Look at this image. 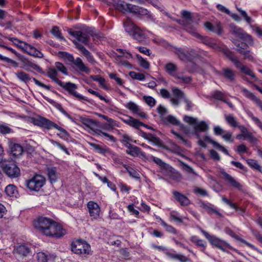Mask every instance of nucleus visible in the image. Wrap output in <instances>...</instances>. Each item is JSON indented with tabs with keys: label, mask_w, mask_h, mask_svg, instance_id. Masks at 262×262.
I'll return each instance as SVG.
<instances>
[{
	"label": "nucleus",
	"mask_w": 262,
	"mask_h": 262,
	"mask_svg": "<svg viewBox=\"0 0 262 262\" xmlns=\"http://www.w3.org/2000/svg\"><path fill=\"white\" fill-rule=\"evenodd\" d=\"M123 27L125 32L131 36L137 26L130 20H127L123 23Z\"/></svg>",
	"instance_id": "28"
},
{
	"label": "nucleus",
	"mask_w": 262,
	"mask_h": 262,
	"mask_svg": "<svg viewBox=\"0 0 262 262\" xmlns=\"http://www.w3.org/2000/svg\"><path fill=\"white\" fill-rule=\"evenodd\" d=\"M183 119L184 121L189 125H194V126L195 124H197V119L193 117L185 116Z\"/></svg>",
	"instance_id": "58"
},
{
	"label": "nucleus",
	"mask_w": 262,
	"mask_h": 262,
	"mask_svg": "<svg viewBox=\"0 0 262 262\" xmlns=\"http://www.w3.org/2000/svg\"><path fill=\"white\" fill-rule=\"evenodd\" d=\"M45 179L41 175H35L26 182V186L32 191H38L44 185Z\"/></svg>",
	"instance_id": "8"
},
{
	"label": "nucleus",
	"mask_w": 262,
	"mask_h": 262,
	"mask_svg": "<svg viewBox=\"0 0 262 262\" xmlns=\"http://www.w3.org/2000/svg\"><path fill=\"white\" fill-rule=\"evenodd\" d=\"M137 58L139 60V63L141 67L145 69H149V63L147 60L144 59L139 55H137Z\"/></svg>",
	"instance_id": "53"
},
{
	"label": "nucleus",
	"mask_w": 262,
	"mask_h": 262,
	"mask_svg": "<svg viewBox=\"0 0 262 262\" xmlns=\"http://www.w3.org/2000/svg\"><path fill=\"white\" fill-rule=\"evenodd\" d=\"M222 178L226 182L230 187L237 189L240 191H243V185L235 178L227 173L224 170L220 171Z\"/></svg>",
	"instance_id": "9"
},
{
	"label": "nucleus",
	"mask_w": 262,
	"mask_h": 262,
	"mask_svg": "<svg viewBox=\"0 0 262 262\" xmlns=\"http://www.w3.org/2000/svg\"><path fill=\"white\" fill-rule=\"evenodd\" d=\"M165 121L173 124V125H180V122L175 117L172 115H168L165 118Z\"/></svg>",
	"instance_id": "59"
},
{
	"label": "nucleus",
	"mask_w": 262,
	"mask_h": 262,
	"mask_svg": "<svg viewBox=\"0 0 262 262\" xmlns=\"http://www.w3.org/2000/svg\"><path fill=\"white\" fill-rule=\"evenodd\" d=\"M71 249L74 253L84 257L92 254L90 244L81 239L73 240L71 244Z\"/></svg>",
	"instance_id": "2"
},
{
	"label": "nucleus",
	"mask_w": 262,
	"mask_h": 262,
	"mask_svg": "<svg viewBox=\"0 0 262 262\" xmlns=\"http://www.w3.org/2000/svg\"><path fill=\"white\" fill-rule=\"evenodd\" d=\"M193 128L199 132H205L208 130L209 126L205 121H202L200 122H197Z\"/></svg>",
	"instance_id": "39"
},
{
	"label": "nucleus",
	"mask_w": 262,
	"mask_h": 262,
	"mask_svg": "<svg viewBox=\"0 0 262 262\" xmlns=\"http://www.w3.org/2000/svg\"><path fill=\"white\" fill-rule=\"evenodd\" d=\"M90 145L93 147L97 152L103 155L112 154L111 151L108 147H102L100 145L93 143H90Z\"/></svg>",
	"instance_id": "30"
},
{
	"label": "nucleus",
	"mask_w": 262,
	"mask_h": 262,
	"mask_svg": "<svg viewBox=\"0 0 262 262\" xmlns=\"http://www.w3.org/2000/svg\"><path fill=\"white\" fill-rule=\"evenodd\" d=\"M129 76L133 79L143 81L145 79V76L144 74L140 73H136L135 72H130Z\"/></svg>",
	"instance_id": "52"
},
{
	"label": "nucleus",
	"mask_w": 262,
	"mask_h": 262,
	"mask_svg": "<svg viewBox=\"0 0 262 262\" xmlns=\"http://www.w3.org/2000/svg\"><path fill=\"white\" fill-rule=\"evenodd\" d=\"M62 56L73 64V68L79 72H84L89 74L91 70L83 63L82 59L77 57L75 59L73 56L67 52H61Z\"/></svg>",
	"instance_id": "5"
},
{
	"label": "nucleus",
	"mask_w": 262,
	"mask_h": 262,
	"mask_svg": "<svg viewBox=\"0 0 262 262\" xmlns=\"http://www.w3.org/2000/svg\"><path fill=\"white\" fill-rule=\"evenodd\" d=\"M16 76L20 81L25 83L28 82L31 79L30 76L28 74L24 72H19L16 73Z\"/></svg>",
	"instance_id": "44"
},
{
	"label": "nucleus",
	"mask_w": 262,
	"mask_h": 262,
	"mask_svg": "<svg viewBox=\"0 0 262 262\" xmlns=\"http://www.w3.org/2000/svg\"><path fill=\"white\" fill-rule=\"evenodd\" d=\"M247 164L251 168L255 169L258 171H261V167L258 164V162L253 159H248L246 160Z\"/></svg>",
	"instance_id": "47"
},
{
	"label": "nucleus",
	"mask_w": 262,
	"mask_h": 262,
	"mask_svg": "<svg viewBox=\"0 0 262 262\" xmlns=\"http://www.w3.org/2000/svg\"><path fill=\"white\" fill-rule=\"evenodd\" d=\"M242 90L244 95L248 98L254 101L262 111V101L247 89L243 88Z\"/></svg>",
	"instance_id": "24"
},
{
	"label": "nucleus",
	"mask_w": 262,
	"mask_h": 262,
	"mask_svg": "<svg viewBox=\"0 0 262 262\" xmlns=\"http://www.w3.org/2000/svg\"><path fill=\"white\" fill-rule=\"evenodd\" d=\"M151 158L152 160L161 168L166 170L169 168V165L163 162L161 159L153 156Z\"/></svg>",
	"instance_id": "46"
},
{
	"label": "nucleus",
	"mask_w": 262,
	"mask_h": 262,
	"mask_svg": "<svg viewBox=\"0 0 262 262\" xmlns=\"http://www.w3.org/2000/svg\"><path fill=\"white\" fill-rule=\"evenodd\" d=\"M227 231H228V232H227L228 234H229L231 236L233 237L234 239L245 244L246 245H247L248 247H249L251 249H252L255 251L259 252L258 249L254 245L249 243V242H247L245 239L241 238L238 235L235 234L232 231V230H227Z\"/></svg>",
	"instance_id": "27"
},
{
	"label": "nucleus",
	"mask_w": 262,
	"mask_h": 262,
	"mask_svg": "<svg viewBox=\"0 0 262 262\" xmlns=\"http://www.w3.org/2000/svg\"><path fill=\"white\" fill-rule=\"evenodd\" d=\"M131 37L139 42H142L147 38V35L143 29L137 26Z\"/></svg>",
	"instance_id": "22"
},
{
	"label": "nucleus",
	"mask_w": 262,
	"mask_h": 262,
	"mask_svg": "<svg viewBox=\"0 0 262 262\" xmlns=\"http://www.w3.org/2000/svg\"><path fill=\"white\" fill-rule=\"evenodd\" d=\"M184 103L186 104V110L189 111L192 110L193 107L194 106V104L193 102L186 96L183 100Z\"/></svg>",
	"instance_id": "63"
},
{
	"label": "nucleus",
	"mask_w": 262,
	"mask_h": 262,
	"mask_svg": "<svg viewBox=\"0 0 262 262\" xmlns=\"http://www.w3.org/2000/svg\"><path fill=\"white\" fill-rule=\"evenodd\" d=\"M54 122L44 117H39L34 121V124L37 126L50 129L53 127Z\"/></svg>",
	"instance_id": "20"
},
{
	"label": "nucleus",
	"mask_w": 262,
	"mask_h": 262,
	"mask_svg": "<svg viewBox=\"0 0 262 262\" xmlns=\"http://www.w3.org/2000/svg\"><path fill=\"white\" fill-rule=\"evenodd\" d=\"M34 225L36 229H63L60 224L51 219L43 216L38 217L34 222Z\"/></svg>",
	"instance_id": "3"
},
{
	"label": "nucleus",
	"mask_w": 262,
	"mask_h": 262,
	"mask_svg": "<svg viewBox=\"0 0 262 262\" xmlns=\"http://www.w3.org/2000/svg\"><path fill=\"white\" fill-rule=\"evenodd\" d=\"M194 192L198 195H201V196H207L208 193L207 191L201 187H195L194 189Z\"/></svg>",
	"instance_id": "64"
},
{
	"label": "nucleus",
	"mask_w": 262,
	"mask_h": 262,
	"mask_svg": "<svg viewBox=\"0 0 262 262\" xmlns=\"http://www.w3.org/2000/svg\"><path fill=\"white\" fill-rule=\"evenodd\" d=\"M4 192L8 196H16L17 194V188L13 184H9L5 188Z\"/></svg>",
	"instance_id": "35"
},
{
	"label": "nucleus",
	"mask_w": 262,
	"mask_h": 262,
	"mask_svg": "<svg viewBox=\"0 0 262 262\" xmlns=\"http://www.w3.org/2000/svg\"><path fill=\"white\" fill-rule=\"evenodd\" d=\"M87 207L90 216L94 219L99 218L100 215V208L96 203L93 201H90L87 204Z\"/></svg>",
	"instance_id": "16"
},
{
	"label": "nucleus",
	"mask_w": 262,
	"mask_h": 262,
	"mask_svg": "<svg viewBox=\"0 0 262 262\" xmlns=\"http://www.w3.org/2000/svg\"><path fill=\"white\" fill-rule=\"evenodd\" d=\"M48 176L51 183L55 182L57 179V173L55 167L48 168Z\"/></svg>",
	"instance_id": "38"
},
{
	"label": "nucleus",
	"mask_w": 262,
	"mask_h": 262,
	"mask_svg": "<svg viewBox=\"0 0 262 262\" xmlns=\"http://www.w3.org/2000/svg\"><path fill=\"white\" fill-rule=\"evenodd\" d=\"M68 33L71 36L76 38L77 40L86 45L90 41L89 36L81 31H73L71 29L68 30Z\"/></svg>",
	"instance_id": "13"
},
{
	"label": "nucleus",
	"mask_w": 262,
	"mask_h": 262,
	"mask_svg": "<svg viewBox=\"0 0 262 262\" xmlns=\"http://www.w3.org/2000/svg\"><path fill=\"white\" fill-rule=\"evenodd\" d=\"M165 69L167 73L172 77H174L177 74V66L176 64L169 62L165 64Z\"/></svg>",
	"instance_id": "33"
},
{
	"label": "nucleus",
	"mask_w": 262,
	"mask_h": 262,
	"mask_svg": "<svg viewBox=\"0 0 262 262\" xmlns=\"http://www.w3.org/2000/svg\"><path fill=\"white\" fill-rule=\"evenodd\" d=\"M47 76L57 83L58 85L61 84V81L57 78L58 73L57 70L54 68H49L47 71Z\"/></svg>",
	"instance_id": "26"
},
{
	"label": "nucleus",
	"mask_w": 262,
	"mask_h": 262,
	"mask_svg": "<svg viewBox=\"0 0 262 262\" xmlns=\"http://www.w3.org/2000/svg\"><path fill=\"white\" fill-rule=\"evenodd\" d=\"M175 53L178 55L179 59L182 61H190L191 60V57L186 54L184 50L181 48H176Z\"/></svg>",
	"instance_id": "37"
},
{
	"label": "nucleus",
	"mask_w": 262,
	"mask_h": 262,
	"mask_svg": "<svg viewBox=\"0 0 262 262\" xmlns=\"http://www.w3.org/2000/svg\"><path fill=\"white\" fill-rule=\"evenodd\" d=\"M114 3L115 7L118 10L120 11H127V5H128V3H125L120 0H115Z\"/></svg>",
	"instance_id": "45"
},
{
	"label": "nucleus",
	"mask_w": 262,
	"mask_h": 262,
	"mask_svg": "<svg viewBox=\"0 0 262 262\" xmlns=\"http://www.w3.org/2000/svg\"><path fill=\"white\" fill-rule=\"evenodd\" d=\"M243 135V138L244 139H248L250 143H255L257 142V139L253 135V134L250 132L247 127H246L244 125H240L238 127Z\"/></svg>",
	"instance_id": "19"
},
{
	"label": "nucleus",
	"mask_w": 262,
	"mask_h": 262,
	"mask_svg": "<svg viewBox=\"0 0 262 262\" xmlns=\"http://www.w3.org/2000/svg\"><path fill=\"white\" fill-rule=\"evenodd\" d=\"M186 31L193 36L200 39L201 42L213 49L216 50L223 53L226 56V54L224 51H230L225 46H220L214 42L212 39L207 36H201L196 31V27L190 24H187L185 26Z\"/></svg>",
	"instance_id": "1"
},
{
	"label": "nucleus",
	"mask_w": 262,
	"mask_h": 262,
	"mask_svg": "<svg viewBox=\"0 0 262 262\" xmlns=\"http://www.w3.org/2000/svg\"><path fill=\"white\" fill-rule=\"evenodd\" d=\"M191 241L196 246L201 247L202 248L201 250L204 251L206 247V243L203 240L200 239L196 236H193L191 237Z\"/></svg>",
	"instance_id": "42"
},
{
	"label": "nucleus",
	"mask_w": 262,
	"mask_h": 262,
	"mask_svg": "<svg viewBox=\"0 0 262 262\" xmlns=\"http://www.w3.org/2000/svg\"><path fill=\"white\" fill-rule=\"evenodd\" d=\"M88 91L89 93L93 94L97 97H98L100 100H103L107 103H110V101L109 99L105 98L102 95H100L98 92L95 91L91 89H89L88 90Z\"/></svg>",
	"instance_id": "56"
},
{
	"label": "nucleus",
	"mask_w": 262,
	"mask_h": 262,
	"mask_svg": "<svg viewBox=\"0 0 262 262\" xmlns=\"http://www.w3.org/2000/svg\"><path fill=\"white\" fill-rule=\"evenodd\" d=\"M80 121L84 125L90 129H93L96 126V122L91 119L86 118H81Z\"/></svg>",
	"instance_id": "40"
},
{
	"label": "nucleus",
	"mask_w": 262,
	"mask_h": 262,
	"mask_svg": "<svg viewBox=\"0 0 262 262\" xmlns=\"http://www.w3.org/2000/svg\"><path fill=\"white\" fill-rule=\"evenodd\" d=\"M248 115L262 131V122L257 117H255L252 112L248 113Z\"/></svg>",
	"instance_id": "51"
},
{
	"label": "nucleus",
	"mask_w": 262,
	"mask_h": 262,
	"mask_svg": "<svg viewBox=\"0 0 262 262\" xmlns=\"http://www.w3.org/2000/svg\"><path fill=\"white\" fill-rule=\"evenodd\" d=\"M204 26L208 30L216 33L218 35H221L222 33V26L220 22H216L214 24L206 22Z\"/></svg>",
	"instance_id": "21"
},
{
	"label": "nucleus",
	"mask_w": 262,
	"mask_h": 262,
	"mask_svg": "<svg viewBox=\"0 0 262 262\" xmlns=\"http://www.w3.org/2000/svg\"><path fill=\"white\" fill-rule=\"evenodd\" d=\"M55 69L57 71L60 72L65 75H68L67 68L61 62H56L55 63Z\"/></svg>",
	"instance_id": "48"
},
{
	"label": "nucleus",
	"mask_w": 262,
	"mask_h": 262,
	"mask_svg": "<svg viewBox=\"0 0 262 262\" xmlns=\"http://www.w3.org/2000/svg\"><path fill=\"white\" fill-rule=\"evenodd\" d=\"M10 40L13 42V45L29 54L38 58L43 57V54L32 45L14 37L10 38Z\"/></svg>",
	"instance_id": "4"
},
{
	"label": "nucleus",
	"mask_w": 262,
	"mask_h": 262,
	"mask_svg": "<svg viewBox=\"0 0 262 262\" xmlns=\"http://www.w3.org/2000/svg\"><path fill=\"white\" fill-rule=\"evenodd\" d=\"M227 57L235 66V67L241 70V71L246 75L250 76L253 78H255V75L254 73L247 67L243 65L238 58L236 57L232 52L224 51Z\"/></svg>",
	"instance_id": "7"
},
{
	"label": "nucleus",
	"mask_w": 262,
	"mask_h": 262,
	"mask_svg": "<svg viewBox=\"0 0 262 262\" xmlns=\"http://www.w3.org/2000/svg\"><path fill=\"white\" fill-rule=\"evenodd\" d=\"M172 194L174 198L182 206H188L190 204V200L188 198L181 193L174 191L172 192Z\"/></svg>",
	"instance_id": "25"
},
{
	"label": "nucleus",
	"mask_w": 262,
	"mask_h": 262,
	"mask_svg": "<svg viewBox=\"0 0 262 262\" xmlns=\"http://www.w3.org/2000/svg\"><path fill=\"white\" fill-rule=\"evenodd\" d=\"M248 115L262 131V122L257 117H255L252 112L248 113Z\"/></svg>",
	"instance_id": "50"
},
{
	"label": "nucleus",
	"mask_w": 262,
	"mask_h": 262,
	"mask_svg": "<svg viewBox=\"0 0 262 262\" xmlns=\"http://www.w3.org/2000/svg\"><path fill=\"white\" fill-rule=\"evenodd\" d=\"M181 15L182 17L185 18L187 21H190L192 20V16L190 12L186 10H183L181 11Z\"/></svg>",
	"instance_id": "62"
},
{
	"label": "nucleus",
	"mask_w": 262,
	"mask_h": 262,
	"mask_svg": "<svg viewBox=\"0 0 262 262\" xmlns=\"http://www.w3.org/2000/svg\"><path fill=\"white\" fill-rule=\"evenodd\" d=\"M223 75L229 81L233 82L235 79V72L229 68H225L223 69Z\"/></svg>",
	"instance_id": "36"
},
{
	"label": "nucleus",
	"mask_w": 262,
	"mask_h": 262,
	"mask_svg": "<svg viewBox=\"0 0 262 262\" xmlns=\"http://www.w3.org/2000/svg\"><path fill=\"white\" fill-rule=\"evenodd\" d=\"M46 236L53 238H60L67 234L66 230H40Z\"/></svg>",
	"instance_id": "23"
},
{
	"label": "nucleus",
	"mask_w": 262,
	"mask_h": 262,
	"mask_svg": "<svg viewBox=\"0 0 262 262\" xmlns=\"http://www.w3.org/2000/svg\"><path fill=\"white\" fill-rule=\"evenodd\" d=\"M1 27H4L6 29H9L12 28V21L13 18L8 13L1 10Z\"/></svg>",
	"instance_id": "17"
},
{
	"label": "nucleus",
	"mask_w": 262,
	"mask_h": 262,
	"mask_svg": "<svg viewBox=\"0 0 262 262\" xmlns=\"http://www.w3.org/2000/svg\"><path fill=\"white\" fill-rule=\"evenodd\" d=\"M174 78L178 80V83L187 84L189 83L192 80L190 76H185L182 73H178Z\"/></svg>",
	"instance_id": "32"
},
{
	"label": "nucleus",
	"mask_w": 262,
	"mask_h": 262,
	"mask_svg": "<svg viewBox=\"0 0 262 262\" xmlns=\"http://www.w3.org/2000/svg\"><path fill=\"white\" fill-rule=\"evenodd\" d=\"M2 168L4 172L10 178H17L20 176V169L14 162L3 163Z\"/></svg>",
	"instance_id": "6"
},
{
	"label": "nucleus",
	"mask_w": 262,
	"mask_h": 262,
	"mask_svg": "<svg viewBox=\"0 0 262 262\" xmlns=\"http://www.w3.org/2000/svg\"><path fill=\"white\" fill-rule=\"evenodd\" d=\"M50 142L53 145L57 146L61 150H63L67 155H70V152L68 150L67 148L64 145L56 142V141H55L53 139H50Z\"/></svg>",
	"instance_id": "55"
},
{
	"label": "nucleus",
	"mask_w": 262,
	"mask_h": 262,
	"mask_svg": "<svg viewBox=\"0 0 262 262\" xmlns=\"http://www.w3.org/2000/svg\"><path fill=\"white\" fill-rule=\"evenodd\" d=\"M234 45L237 47V50L241 54H243L245 58H248L250 60H253L254 57L249 50H247L248 45L244 42L238 41H233Z\"/></svg>",
	"instance_id": "14"
},
{
	"label": "nucleus",
	"mask_w": 262,
	"mask_h": 262,
	"mask_svg": "<svg viewBox=\"0 0 262 262\" xmlns=\"http://www.w3.org/2000/svg\"><path fill=\"white\" fill-rule=\"evenodd\" d=\"M126 12L139 15L145 16L148 19L154 21V16L151 13L146 9L138 6L128 4V5H127Z\"/></svg>",
	"instance_id": "10"
},
{
	"label": "nucleus",
	"mask_w": 262,
	"mask_h": 262,
	"mask_svg": "<svg viewBox=\"0 0 262 262\" xmlns=\"http://www.w3.org/2000/svg\"><path fill=\"white\" fill-rule=\"evenodd\" d=\"M143 99L145 103L150 107H153L155 105L156 101L151 96H144Z\"/></svg>",
	"instance_id": "54"
},
{
	"label": "nucleus",
	"mask_w": 262,
	"mask_h": 262,
	"mask_svg": "<svg viewBox=\"0 0 262 262\" xmlns=\"http://www.w3.org/2000/svg\"><path fill=\"white\" fill-rule=\"evenodd\" d=\"M124 168H125V169H126L127 171L128 172L130 177L137 180L140 179V174L136 169L126 165H124Z\"/></svg>",
	"instance_id": "43"
},
{
	"label": "nucleus",
	"mask_w": 262,
	"mask_h": 262,
	"mask_svg": "<svg viewBox=\"0 0 262 262\" xmlns=\"http://www.w3.org/2000/svg\"><path fill=\"white\" fill-rule=\"evenodd\" d=\"M59 85L68 92L70 95L73 96L79 100H84L89 101L87 98L77 92L76 90L77 89V86L76 84L71 82L66 83L61 82V84H60Z\"/></svg>",
	"instance_id": "11"
},
{
	"label": "nucleus",
	"mask_w": 262,
	"mask_h": 262,
	"mask_svg": "<svg viewBox=\"0 0 262 262\" xmlns=\"http://www.w3.org/2000/svg\"><path fill=\"white\" fill-rule=\"evenodd\" d=\"M14 250L17 254L22 256H27L30 252V248L24 245L17 246Z\"/></svg>",
	"instance_id": "31"
},
{
	"label": "nucleus",
	"mask_w": 262,
	"mask_h": 262,
	"mask_svg": "<svg viewBox=\"0 0 262 262\" xmlns=\"http://www.w3.org/2000/svg\"><path fill=\"white\" fill-rule=\"evenodd\" d=\"M124 106L134 114H137L142 118H146L147 117L146 113L142 111L140 106L132 101H129L125 104Z\"/></svg>",
	"instance_id": "15"
},
{
	"label": "nucleus",
	"mask_w": 262,
	"mask_h": 262,
	"mask_svg": "<svg viewBox=\"0 0 262 262\" xmlns=\"http://www.w3.org/2000/svg\"><path fill=\"white\" fill-rule=\"evenodd\" d=\"M171 90L173 97H171L170 101L173 105L178 106L180 104L181 100H183L186 96L185 93L179 88H172Z\"/></svg>",
	"instance_id": "12"
},
{
	"label": "nucleus",
	"mask_w": 262,
	"mask_h": 262,
	"mask_svg": "<svg viewBox=\"0 0 262 262\" xmlns=\"http://www.w3.org/2000/svg\"><path fill=\"white\" fill-rule=\"evenodd\" d=\"M9 147L11 149L12 155L15 157L21 155L24 151L22 146L17 143H10Z\"/></svg>",
	"instance_id": "29"
},
{
	"label": "nucleus",
	"mask_w": 262,
	"mask_h": 262,
	"mask_svg": "<svg viewBox=\"0 0 262 262\" xmlns=\"http://www.w3.org/2000/svg\"><path fill=\"white\" fill-rule=\"evenodd\" d=\"M109 77L115 80L118 84L119 85H122L123 84V80L120 78L116 74L114 73H111L108 74Z\"/></svg>",
	"instance_id": "61"
},
{
	"label": "nucleus",
	"mask_w": 262,
	"mask_h": 262,
	"mask_svg": "<svg viewBox=\"0 0 262 262\" xmlns=\"http://www.w3.org/2000/svg\"><path fill=\"white\" fill-rule=\"evenodd\" d=\"M51 33L57 39L66 40L61 35L59 28L57 27H53L51 30Z\"/></svg>",
	"instance_id": "49"
},
{
	"label": "nucleus",
	"mask_w": 262,
	"mask_h": 262,
	"mask_svg": "<svg viewBox=\"0 0 262 262\" xmlns=\"http://www.w3.org/2000/svg\"><path fill=\"white\" fill-rule=\"evenodd\" d=\"M126 152L127 154L135 157L140 154L141 150L140 148L134 145H129Z\"/></svg>",
	"instance_id": "41"
},
{
	"label": "nucleus",
	"mask_w": 262,
	"mask_h": 262,
	"mask_svg": "<svg viewBox=\"0 0 262 262\" xmlns=\"http://www.w3.org/2000/svg\"><path fill=\"white\" fill-rule=\"evenodd\" d=\"M38 262H48V255L44 252H39L37 253Z\"/></svg>",
	"instance_id": "60"
},
{
	"label": "nucleus",
	"mask_w": 262,
	"mask_h": 262,
	"mask_svg": "<svg viewBox=\"0 0 262 262\" xmlns=\"http://www.w3.org/2000/svg\"><path fill=\"white\" fill-rule=\"evenodd\" d=\"M53 127L56 128L59 130L60 133V134H58L60 138L66 137L68 135V132L62 127L58 126L57 124L54 123Z\"/></svg>",
	"instance_id": "57"
},
{
	"label": "nucleus",
	"mask_w": 262,
	"mask_h": 262,
	"mask_svg": "<svg viewBox=\"0 0 262 262\" xmlns=\"http://www.w3.org/2000/svg\"><path fill=\"white\" fill-rule=\"evenodd\" d=\"M203 234L205 237L209 241L210 244L217 248H221L222 244L225 242L222 241L215 236L210 234L205 230H202Z\"/></svg>",
	"instance_id": "18"
},
{
	"label": "nucleus",
	"mask_w": 262,
	"mask_h": 262,
	"mask_svg": "<svg viewBox=\"0 0 262 262\" xmlns=\"http://www.w3.org/2000/svg\"><path fill=\"white\" fill-rule=\"evenodd\" d=\"M225 119L228 125L232 127H238L240 125L236 119L232 115H225Z\"/></svg>",
	"instance_id": "34"
}]
</instances>
